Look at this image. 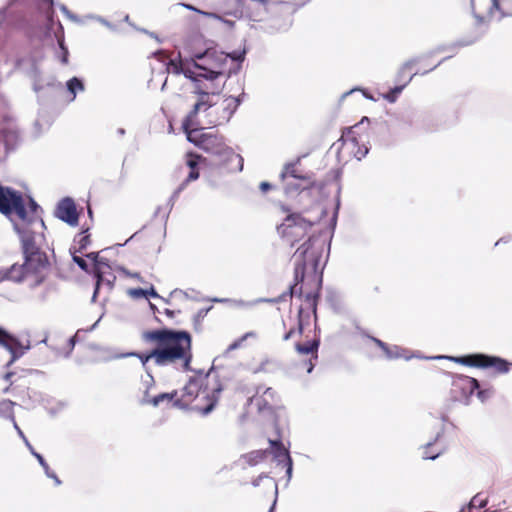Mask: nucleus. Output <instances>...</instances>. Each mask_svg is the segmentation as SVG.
Listing matches in <instances>:
<instances>
[{
    "mask_svg": "<svg viewBox=\"0 0 512 512\" xmlns=\"http://www.w3.org/2000/svg\"><path fill=\"white\" fill-rule=\"evenodd\" d=\"M143 336L147 341H156L158 347L147 354L131 352L123 356H136L140 359L147 373L149 386L154 383L153 376L147 367L150 359H154L158 366L174 365L178 370H190L192 359L191 335L187 331L159 329L145 332Z\"/></svg>",
    "mask_w": 512,
    "mask_h": 512,
    "instance_id": "obj_1",
    "label": "nucleus"
},
{
    "mask_svg": "<svg viewBox=\"0 0 512 512\" xmlns=\"http://www.w3.org/2000/svg\"><path fill=\"white\" fill-rule=\"evenodd\" d=\"M326 239L321 236H311L294 253L295 280L292 292L303 293L306 281L314 282L318 289L321 281L322 269L325 265Z\"/></svg>",
    "mask_w": 512,
    "mask_h": 512,
    "instance_id": "obj_2",
    "label": "nucleus"
},
{
    "mask_svg": "<svg viewBox=\"0 0 512 512\" xmlns=\"http://www.w3.org/2000/svg\"><path fill=\"white\" fill-rule=\"evenodd\" d=\"M193 66L195 69L200 70V72H196L189 66L181 68L182 74L194 83L193 93L199 95V99L194 104L193 109L182 122V127L188 135L197 125L196 116L198 112L202 109L207 110L215 104L211 99V95L216 94L212 87V81L221 75V72L207 69L196 62H193Z\"/></svg>",
    "mask_w": 512,
    "mask_h": 512,
    "instance_id": "obj_3",
    "label": "nucleus"
},
{
    "mask_svg": "<svg viewBox=\"0 0 512 512\" xmlns=\"http://www.w3.org/2000/svg\"><path fill=\"white\" fill-rule=\"evenodd\" d=\"M37 227L42 230L46 228L43 219L39 221L30 219L29 222L26 220L25 222L21 221V224H14V229L21 239L22 252L27 266L36 269L37 273H41L48 270L49 261L46 253L40 249L43 235L37 231Z\"/></svg>",
    "mask_w": 512,
    "mask_h": 512,
    "instance_id": "obj_4",
    "label": "nucleus"
},
{
    "mask_svg": "<svg viewBox=\"0 0 512 512\" xmlns=\"http://www.w3.org/2000/svg\"><path fill=\"white\" fill-rule=\"evenodd\" d=\"M430 359H447L461 365L476 367V368H492L498 374H506L509 372L510 363L505 359L497 356H490L486 354H471L461 357L455 356H431Z\"/></svg>",
    "mask_w": 512,
    "mask_h": 512,
    "instance_id": "obj_5",
    "label": "nucleus"
},
{
    "mask_svg": "<svg viewBox=\"0 0 512 512\" xmlns=\"http://www.w3.org/2000/svg\"><path fill=\"white\" fill-rule=\"evenodd\" d=\"M313 226V222L306 220L301 215L293 214L286 217L284 222L277 227L280 236L293 245L307 234Z\"/></svg>",
    "mask_w": 512,
    "mask_h": 512,
    "instance_id": "obj_6",
    "label": "nucleus"
},
{
    "mask_svg": "<svg viewBox=\"0 0 512 512\" xmlns=\"http://www.w3.org/2000/svg\"><path fill=\"white\" fill-rule=\"evenodd\" d=\"M0 212L5 215L15 213L22 222L27 219V210L22 195L12 188L2 185H0Z\"/></svg>",
    "mask_w": 512,
    "mask_h": 512,
    "instance_id": "obj_7",
    "label": "nucleus"
},
{
    "mask_svg": "<svg viewBox=\"0 0 512 512\" xmlns=\"http://www.w3.org/2000/svg\"><path fill=\"white\" fill-rule=\"evenodd\" d=\"M0 280H11L14 282H21L32 278L30 287L40 285L46 278V272L37 273L36 269L27 266L26 261L22 265L14 264L9 269L0 271Z\"/></svg>",
    "mask_w": 512,
    "mask_h": 512,
    "instance_id": "obj_8",
    "label": "nucleus"
},
{
    "mask_svg": "<svg viewBox=\"0 0 512 512\" xmlns=\"http://www.w3.org/2000/svg\"><path fill=\"white\" fill-rule=\"evenodd\" d=\"M18 126L14 119L4 117L0 123V162L5 160L9 151L19 143Z\"/></svg>",
    "mask_w": 512,
    "mask_h": 512,
    "instance_id": "obj_9",
    "label": "nucleus"
},
{
    "mask_svg": "<svg viewBox=\"0 0 512 512\" xmlns=\"http://www.w3.org/2000/svg\"><path fill=\"white\" fill-rule=\"evenodd\" d=\"M0 346L11 354V358L6 364L7 367L11 366L16 360L24 355L26 350L30 349L29 345L24 347L17 337L10 334L2 327H0Z\"/></svg>",
    "mask_w": 512,
    "mask_h": 512,
    "instance_id": "obj_10",
    "label": "nucleus"
},
{
    "mask_svg": "<svg viewBox=\"0 0 512 512\" xmlns=\"http://www.w3.org/2000/svg\"><path fill=\"white\" fill-rule=\"evenodd\" d=\"M276 402L277 395L272 388L258 387L256 394L249 399V405L255 406L259 413H270Z\"/></svg>",
    "mask_w": 512,
    "mask_h": 512,
    "instance_id": "obj_11",
    "label": "nucleus"
},
{
    "mask_svg": "<svg viewBox=\"0 0 512 512\" xmlns=\"http://www.w3.org/2000/svg\"><path fill=\"white\" fill-rule=\"evenodd\" d=\"M55 216L71 226H76L78 213L75 202L69 197L62 199L56 207Z\"/></svg>",
    "mask_w": 512,
    "mask_h": 512,
    "instance_id": "obj_12",
    "label": "nucleus"
},
{
    "mask_svg": "<svg viewBox=\"0 0 512 512\" xmlns=\"http://www.w3.org/2000/svg\"><path fill=\"white\" fill-rule=\"evenodd\" d=\"M270 453L273 455L274 460L280 465L284 464L286 467V475L288 479L292 477L293 462L289 455L288 449L284 447L279 440H269Z\"/></svg>",
    "mask_w": 512,
    "mask_h": 512,
    "instance_id": "obj_13",
    "label": "nucleus"
},
{
    "mask_svg": "<svg viewBox=\"0 0 512 512\" xmlns=\"http://www.w3.org/2000/svg\"><path fill=\"white\" fill-rule=\"evenodd\" d=\"M471 7L478 24L484 23L485 13L492 16L494 10H500L498 0H471Z\"/></svg>",
    "mask_w": 512,
    "mask_h": 512,
    "instance_id": "obj_14",
    "label": "nucleus"
},
{
    "mask_svg": "<svg viewBox=\"0 0 512 512\" xmlns=\"http://www.w3.org/2000/svg\"><path fill=\"white\" fill-rule=\"evenodd\" d=\"M418 63V59H411V60H408L407 62H405L400 71H399V75L400 76H404L405 74H409L408 75V78H407V81L404 85H401V86H396L394 87L390 92H388L387 94H385L383 97L389 101L390 103H393L396 101L398 95L402 92V90L404 89L405 85L410 82L412 80V78L418 74V71H413V68L414 66Z\"/></svg>",
    "mask_w": 512,
    "mask_h": 512,
    "instance_id": "obj_15",
    "label": "nucleus"
},
{
    "mask_svg": "<svg viewBox=\"0 0 512 512\" xmlns=\"http://www.w3.org/2000/svg\"><path fill=\"white\" fill-rule=\"evenodd\" d=\"M341 140L343 142V148L353 154L357 160H361L367 155L368 147L365 144L360 145L359 140L353 135L352 131H348L346 134L342 135Z\"/></svg>",
    "mask_w": 512,
    "mask_h": 512,
    "instance_id": "obj_16",
    "label": "nucleus"
},
{
    "mask_svg": "<svg viewBox=\"0 0 512 512\" xmlns=\"http://www.w3.org/2000/svg\"><path fill=\"white\" fill-rule=\"evenodd\" d=\"M460 385L463 389L468 390L470 394H473L474 391L477 390V397L481 402H485L489 399L493 391L491 389L479 390V382L477 379L469 376H460L459 377Z\"/></svg>",
    "mask_w": 512,
    "mask_h": 512,
    "instance_id": "obj_17",
    "label": "nucleus"
},
{
    "mask_svg": "<svg viewBox=\"0 0 512 512\" xmlns=\"http://www.w3.org/2000/svg\"><path fill=\"white\" fill-rule=\"evenodd\" d=\"M246 48L239 47L237 50L226 52V66H228V62H230L228 74H236L242 67V63L245 59Z\"/></svg>",
    "mask_w": 512,
    "mask_h": 512,
    "instance_id": "obj_18",
    "label": "nucleus"
},
{
    "mask_svg": "<svg viewBox=\"0 0 512 512\" xmlns=\"http://www.w3.org/2000/svg\"><path fill=\"white\" fill-rule=\"evenodd\" d=\"M177 395V391H173L171 393H161L157 396L150 397L149 396V386H147V389L144 392V395L141 399L142 404H151L154 407L160 406L164 402H171Z\"/></svg>",
    "mask_w": 512,
    "mask_h": 512,
    "instance_id": "obj_19",
    "label": "nucleus"
},
{
    "mask_svg": "<svg viewBox=\"0 0 512 512\" xmlns=\"http://www.w3.org/2000/svg\"><path fill=\"white\" fill-rule=\"evenodd\" d=\"M383 352L385 353V355L388 359L403 358L405 360H410L412 358H424V359L430 360L429 359L430 357H422L418 354H412L408 350L401 348L399 346H396V345H394V346L387 345L386 349H384Z\"/></svg>",
    "mask_w": 512,
    "mask_h": 512,
    "instance_id": "obj_20",
    "label": "nucleus"
},
{
    "mask_svg": "<svg viewBox=\"0 0 512 512\" xmlns=\"http://www.w3.org/2000/svg\"><path fill=\"white\" fill-rule=\"evenodd\" d=\"M105 269H110L108 260L105 258H99L98 263H95V265H94V277L96 279V285H95L94 293L92 296V302H95L96 297L99 292V289H100V286L102 285V280L104 279Z\"/></svg>",
    "mask_w": 512,
    "mask_h": 512,
    "instance_id": "obj_21",
    "label": "nucleus"
},
{
    "mask_svg": "<svg viewBox=\"0 0 512 512\" xmlns=\"http://www.w3.org/2000/svg\"><path fill=\"white\" fill-rule=\"evenodd\" d=\"M226 169L230 172H240L243 169V158L226 148Z\"/></svg>",
    "mask_w": 512,
    "mask_h": 512,
    "instance_id": "obj_22",
    "label": "nucleus"
},
{
    "mask_svg": "<svg viewBox=\"0 0 512 512\" xmlns=\"http://www.w3.org/2000/svg\"><path fill=\"white\" fill-rule=\"evenodd\" d=\"M202 382H203V379L201 377L200 378H191L189 380V382L183 388V391H184L183 396L188 397L189 400L196 398L199 395V393L201 392Z\"/></svg>",
    "mask_w": 512,
    "mask_h": 512,
    "instance_id": "obj_23",
    "label": "nucleus"
},
{
    "mask_svg": "<svg viewBox=\"0 0 512 512\" xmlns=\"http://www.w3.org/2000/svg\"><path fill=\"white\" fill-rule=\"evenodd\" d=\"M319 342L318 341H308L304 344H296V350L301 355H311L312 358H317V350H318Z\"/></svg>",
    "mask_w": 512,
    "mask_h": 512,
    "instance_id": "obj_24",
    "label": "nucleus"
},
{
    "mask_svg": "<svg viewBox=\"0 0 512 512\" xmlns=\"http://www.w3.org/2000/svg\"><path fill=\"white\" fill-rule=\"evenodd\" d=\"M487 504V497L483 493L475 495L467 508H463L460 512H474L477 509L483 508Z\"/></svg>",
    "mask_w": 512,
    "mask_h": 512,
    "instance_id": "obj_25",
    "label": "nucleus"
},
{
    "mask_svg": "<svg viewBox=\"0 0 512 512\" xmlns=\"http://www.w3.org/2000/svg\"><path fill=\"white\" fill-rule=\"evenodd\" d=\"M66 87L68 92L72 95L71 101L75 99L77 92H82L85 89L83 81L78 77H72L68 80Z\"/></svg>",
    "mask_w": 512,
    "mask_h": 512,
    "instance_id": "obj_26",
    "label": "nucleus"
},
{
    "mask_svg": "<svg viewBox=\"0 0 512 512\" xmlns=\"http://www.w3.org/2000/svg\"><path fill=\"white\" fill-rule=\"evenodd\" d=\"M442 452H443V447L436 446V442L435 443L429 442L423 448L422 457H423V459L434 460L439 455H441Z\"/></svg>",
    "mask_w": 512,
    "mask_h": 512,
    "instance_id": "obj_27",
    "label": "nucleus"
},
{
    "mask_svg": "<svg viewBox=\"0 0 512 512\" xmlns=\"http://www.w3.org/2000/svg\"><path fill=\"white\" fill-rule=\"evenodd\" d=\"M15 403L11 400L4 399L0 401V416L10 421H14L15 416L13 412V407Z\"/></svg>",
    "mask_w": 512,
    "mask_h": 512,
    "instance_id": "obj_28",
    "label": "nucleus"
},
{
    "mask_svg": "<svg viewBox=\"0 0 512 512\" xmlns=\"http://www.w3.org/2000/svg\"><path fill=\"white\" fill-rule=\"evenodd\" d=\"M267 454V450H255L246 454L244 458L249 465L254 466L262 462L267 457Z\"/></svg>",
    "mask_w": 512,
    "mask_h": 512,
    "instance_id": "obj_29",
    "label": "nucleus"
},
{
    "mask_svg": "<svg viewBox=\"0 0 512 512\" xmlns=\"http://www.w3.org/2000/svg\"><path fill=\"white\" fill-rule=\"evenodd\" d=\"M186 182H182L178 188L173 192V194L171 195V197L169 198L168 200V203H167V211L166 213L163 215V219L165 221H167L168 217H169V214L171 212V210L173 209L174 207V204L177 200V198L179 197L180 193L186 188Z\"/></svg>",
    "mask_w": 512,
    "mask_h": 512,
    "instance_id": "obj_30",
    "label": "nucleus"
},
{
    "mask_svg": "<svg viewBox=\"0 0 512 512\" xmlns=\"http://www.w3.org/2000/svg\"><path fill=\"white\" fill-rule=\"evenodd\" d=\"M299 163V159L295 163H287L284 166L283 171L280 174V178L284 181L288 176L295 179H304L303 176L299 175L296 171V165Z\"/></svg>",
    "mask_w": 512,
    "mask_h": 512,
    "instance_id": "obj_31",
    "label": "nucleus"
},
{
    "mask_svg": "<svg viewBox=\"0 0 512 512\" xmlns=\"http://www.w3.org/2000/svg\"><path fill=\"white\" fill-rule=\"evenodd\" d=\"M34 457L37 459V461L39 462V464L41 465V467L43 468L46 476L48 478H51L55 481V484L56 485H60L61 484V481L60 479L57 477V475L50 469L49 465L47 464V462L45 461V459L43 458V456L39 453H34Z\"/></svg>",
    "mask_w": 512,
    "mask_h": 512,
    "instance_id": "obj_32",
    "label": "nucleus"
},
{
    "mask_svg": "<svg viewBox=\"0 0 512 512\" xmlns=\"http://www.w3.org/2000/svg\"><path fill=\"white\" fill-rule=\"evenodd\" d=\"M249 338H253V339H256L257 338V333L254 332V331H250V332H247L245 333L243 336H241L240 338H238L237 340H235L233 343H231L228 348L226 349V351H232V350H235L237 348H240L243 344V342Z\"/></svg>",
    "mask_w": 512,
    "mask_h": 512,
    "instance_id": "obj_33",
    "label": "nucleus"
},
{
    "mask_svg": "<svg viewBox=\"0 0 512 512\" xmlns=\"http://www.w3.org/2000/svg\"><path fill=\"white\" fill-rule=\"evenodd\" d=\"M244 93L242 92L239 96L234 97H226V111L229 110V114L232 115L240 105L242 99L241 96H243Z\"/></svg>",
    "mask_w": 512,
    "mask_h": 512,
    "instance_id": "obj_34",
    "label": "nucleus"
},
{
    "mask_svg": "<svg viewBox=\"0 0 512 512\" xmlns=\"http://www.w3.org/2000/svg\"><path fill=\"white\" fill-rule=\"evenodd\" d=\"M250 3L247 4L249 8L256 9L258 14L265 12L267 10V5L269 0H249Z\"/></svg>",
    "mask_w": 512,
    "mask_h": 512,
    "instance_id": "obj_35",
    "label": "nucleus"
},
{
    "mask_svg": "<svg viewBox=\"0 0 512 512\" xmlns=\"http://www.w3.org/2000/svg\"><path fill=\"white\" fill-rule=\"evenodd\" d=\"M29 206L33 215L30 217L27 215V222H29L30 219H37V221H39L41 218L37 213L38 210H41V207L32 198L30 199Z\"/></svg>",
    "mask_w": 512,
    "mask_h": 512,
    "instance_id": "obj_36",
    "label": "nucleus"
},
{
    "mask_svg": "<svg viewBox=\"0 0 512 512\" xmlns=\"http://www.w3.org/2000/svg\"><path fill=\"white\" fill-rule=\"evenodd\" d=\"M116 277L111 272L104 271V279L102 280V285H106L109 290L113 288Z\"/></svg>",
    "mask_w": 512,
    "mask_h": 512,
    "instance_id": "obj_37",
    "label": "nucleus"
},
{
    "mask_svg": "<svg viewBox=\"0 0 512 512\" xmlns=\"http://www.w3.org/2000/svg\"><path fill=\"white\" fill-rule=\"evenodd\" d=\"M72 258H73L74 263H76L80 269H82L85 272L89 271L88 264L82 257L73 254Z\"/></svg>",
    "mask_w": 512,
    "mask_h": 512,
    "instance_id": "obj_38",
    "label": "nucleus"
},
{
    "mask_svg": "<svg viewBox=\"0 0 512 512\" xmlns=\"http://www.w3.org/2000/svg\"><path fill=\"white\" fill-rule=\"evenodd\" d=\"M58 43H59L60 49L62 50L61 62L63 64H67L68 63V49L65 47L63 39H59Z\"/></svg>",
    "mask_w": 512,
    "mask_h": 512,
    "instance_id": "obj_39",
    "label": "nucleus"
},
{
    "mask_svg": "<svg viewBox=\"0 0 512 512\" xmlns=\"http://www.w3.org/2000/svg\"><path fill=\"white\" fill-rule=\"evenodd\" d=\"M128 293L130 296H132L134 298H141V297L146 298V289L133 288V289H130Z\"/></svg>",
    "mask_w": 512,
    "mask_h": 512,
    "instance_id": "obj_40",
    "label": "nucleus"
},
{
    "mask_svg": "<svg viewBox=\"0 0 512 512\" xmlns=\"http://www.w3.org/2000/svg\"><path fill=\"white\" fill-rule=\"evenodd\" d=\"M226 306L228 307H239V306H247L251 305L252 303H245L243 301H237L234 299H227L225 300Z\"/></svg>",
    "mask_w": 512,
    "mask_h": 512,
    "instance_id": "obj_41",
    "label": "nucleus"
},
{
    "mask_svg": "<svg viewBox=\"0 0 512 512\" xmlns=\"http://www.w3.org/2000/svg\"><path fill=\"white\" fill-rule=\"evenodd\" d=\"M199 178V171L197 169L190 170L187 178L183 181L186 182V185H188L189 182L195 181Z\"/></svg>",
    "mask_w": 512,
    "mask_h": 512,
    "instance_id": "obj_42",
    "label": "nucleus"
},
{
    "mask_svg": "<svg viewBox=\"0 0 512 512\" xmlns=\"http://www.w3.org/2000/svg\"><path fill=\"white\" fill-rule=\"evenodd\" d=\"M42 2H44L48 5V8L46 10L47 17L52 18L53 14H54V9H53L54 1L53 0H42Z\"/></svg>",
    "mask_w": 512,
    "mask_h": 512,
    "instance_id": "obj_43",
    "label": "nucleus"
},
{
    "mask_svg": "<svg viewBox=\"0 0 512 512\" xmlns=\"http://www.w3.org/2000/svg\"><path fill=\"white\" fill-rule=\"evenodd\" d=\"M12 3L13 1H10V3L7 6L0 9V26H2V24L5 22L8 8Z\"/></svg>",
    "mask_w": 512,
    "mask_h": 512,
    "instance_id": "obj_44",
    "label": "nucleus"
},
{
    "mask_svg": "<svg viewBox=\"0 0 512 512\" xmlns=\"http://www.w3.org/2000/svg\"><path fill=\"white\" fill-rule=\"evenodd\" d=\"M60 10L64 13V15L67 18L76 22L78 21V18L74 14H72L65 5H60Z\"/></svg>",
    "mask_w": 512,
    "mask_h": 512,
    "instance_id": "obj_45",
    "label": "nucleus"
},
{
    "mask_svg": "<svg viewBox=\"0 0 512 512\" xmlns=\"http://www.w3.org/2000/svg\"><path fill=\"white\" fill-rule=\"evenodd\" d=\"M78 243H79L80 251L85 249L89 244V236H87V235L80 236Z\"/></svg>",
    "mask_w": 512,
    "mask_h": 512,
    "instance_id": "obj_46",
    "label": "nucleus"
},
{
    "mask_svg": "<svg viewBox=\"0 0 512 512\" xmlns=\"http://www.w3.org/2000/svg\"><path fill=\"white\" fill-rule=\"evenodd\" d=\"M215 403V400L210 401V403L207 406L201 409V413L203 415H208L214 409Z\"/></svg>",
    "mask_w": 512,
    "mask_h": 512,
    "instance_id": "obj_47",
    "label": "nucleus"
},
{
    "mask_svg": "<svg viewBox=\"0 0 512 512\" xmlns=\"http://www.w3.org/2000/svg\"><path fill=\"white\" fill-rule=\"evenodd\" d=\"M180 6L188 9V10H191V11H195V12H198V13H201V14H205V12L197 9L196 7H194L193 5L191 4H188V3H179ZM206 15H208V13H206Z\"/></svg>",
    "mask_w": 512,
    "mask_h": 512,
    "instance_id": "obj_48",
    "label": "nucleus"
},
{
    "mask_svg": "<svg viewBox=\"0 0 512 512\" xmlns=\"http://www.w3.org/2000/svg\"><path fill=\"white\" fill-rule=\"evenodd\" d=\"M148 296L153 298H161L153 286H151L150 289H146V298Z\"/></svg>",
    "mask_w": 512,
    "mask_h": 512,
    "instance_id": "obj_49",
    "label": "nucleus"
},
{
    "mask_svg": "<svg viewBox=\"0 0 512 512\" xmlns=\"http://www.w3.org/2000/svg\"><path fill=\"white\" fill-rule=\"evenodd\" d=\"M86 257L89 258L93 262L94 265H95V263H98V259L100 258L98 252L88 253L86 255Z\"/></svg>",
    "mask_w": 512,
    "mask_h": 512,
    "instance_id": "obj_50",
    "label": "nucleus"
},
{
    "mask_svg": "<svg viewBox=\"0 0 512 512\" xmlns=\"http://www.w3.org/2000/svg\"><path fill=\"white\" fill-rule=\"evenodd\" d=\"M11 422L13 423V427L17 431L18 435L21 437L22 440H24L26 438V436L24 435L21 428L18 426L16 420L14 419V421H11Z\"/></svg>",
    "mask_w": 512,
    "mask_h": 512,
    "instance_id": "obj_51",
    "label": "nucleus"
},
{
    "mask_svg": "<svg viewBox=\"0 0 512 512\" xmlns=\"http://www.w3.org/2000/svg\"><path fill=\"white\" fill-rule=\"evenodd\" d=\"M75 343H76V336L70 337L68 340V345L70 347V350L67 352L66 357H68L70 355V352L74 348Z\"/></svg>",
    "mask_w": 512,
    "mask_h": 512,
    "instance_id": "obj_52",
    "label": "nucleus"
},
{
    "mask_svg": "<svg viewBox=\"0 0 512 512\" xmlns=\"http://www.w3.org/2000/svg\"><path fill=\"white\" fill-rule=\"evenodd\" d=\"M371 340H372L373 342H375V344H376L379 348H381L382 350L386 349L387 344H386V343H384L383 341H381L380 339H377V338L371 337Z\"/></svg>",
    "mask_w": 512,
    "mask_h": 512,
    "instance_id": "obj_53",
    "label": "nucleus"
},
{
    "mask_svg": "<svg viewBox=\"0 0 512 512\" xmlns=\"http://www.w3.org/2000/svg\"><path fill=\"white\" fill-rule=\"evenodd\" d=\"M271 188V185L268 182H262L260 184V190L262 192H267Z\"/></svg>",
    "mask_w": 512,
    "mask_h": 512,
    "instance_id": "obj_54",
    "label": "nucleus"
},
{
    "mask_svg": "<svg viewBox=\"0 0 512 512\" xmlns=\"http://www.w3.org/2000/svg\"><path fill=\"white\" fill-rule=\"evenodd\" d=\"M23 441H24V443H25L26 447H27V448L29 449V451L31 452V454L34 456V453H37V452L34 450L33 446L30 444V442L28 441V439H27V438H25Z\"/></svg>",
    "mask_w": 512,
    "mask_h": 512,
    "instance_id": "obj_55",
    "label": "nucleus"
},
{
    "mask_svg": "<svg viewBox=\"0 0 512 512\" xmlns=\"http://www.w3.org/2000/svg\"><path fill=\"white\" fill-rule=\"evenodd\" d=\"M181 68H185V65H183L182 63H180V64H176V65L174 66V73H176V74H182Z\"/></svg>",
    "mask_w": 512,
    "mask_h": 512,
    "instance_id": "obj_56",
    "label": "nucleus"
},
{
    "mask_svg": "<svg viewBox=\"0 0 512 512\" xmlns=\"http://www.w3.org/2000/svg\"><path fill=\"white\" fill-rule=\"evenodd\" d=\"M305 297L307 298V300L313 302L315 300V298H316V293L308 292V293H306Z\"/></svg>",
    "mask_w": 512,
    "mask_h": 512,
    "instance_id": "obj_57",
    "label": "nucleus"
},
{
    "mask_svg": "<svg viewBox=\"0 0 512 512\" xmlns=\"http://www.w3.org/2000/svg\"><path fill=\"white\" fill-rule=\"evenodd\" d=\"M187 165L190 167V170H192V169H197V168H196L197 163H196V161H195V160H193V159L188 160Z\"/></svg>",
    "mask_w": 512,
    "mask_h": 512,
    "instance_id": "obj_58",
    "label": "nucleus"
},
{
    "mask_svg": "<svg viewBox=\"0 0 512 512\" xmlns=\"http://www.w3.org/2000/svg\"><path fill=\"white\" fill-rule=\"evenodd\" d=\"M314 368V364L312 363L311 359L309 360V363H308V367H307V372L308 373H311L312 370Z\"/></svg>",
    "mask_w": 512,
    "mask_h": 512,
    "instance_id": "obj_59",
    "label": "nucleus"
},
{
    "mask_svg": "<svg viewBox=\"0 0 512 512\" xmlns=\"http://www.w3.org/2000/svg\"><path fill=\"white\" fill-rule=\"evenodd\" d=\"M13 375H14V373L8 372L5 374L4 378H5V380L9 381Z\"/></svg>",
    "mask_w": 512,
    "mask_h": 512,
    "instance_id": "obj_60",
    "label": "nucleus"
},
{
    "mask_svg": "<svg viewBox=\"0 0 512 512\" xmlns=\"http://www.w3.org/2000/svg\"><path fill=\"white\" fill-rule=\"evenodd\" d=\"M117 134H118L119 136H123V135L125 134V129H123V128H119V129L117 130Z\"/></svg>",
    "mask_w": 512,
    "mask_h": 512,
    "instance_id": "obj_61",
    "label": "nucleus"
},
{
    "mask_svg": "<svg viewBox=\"0 0 512 512\" xmlns=\"http://www.w3.org/2000/svg\"><path fill=\"white\" fill-rule=\"evenodd\" d=\"M161 210H162V208H161V207H158V208L156 209L155 213H154V217H157L158 215H160Z\"/></svg>",
    "mask_w": 512,
    "mask_h": 512,
    "instance_id": "obj_62",
    "label": "nucleus"
},
{
    "mask_svg": "<svg viewBox=\"0 0 512 512\" xmlns=\"http://www.w3.org/2000/svg\"><path fill=\"white\" fill-rule=\"evenodd\" d=\"M292 335V331H289L287 334H285L284 336V340H288Z\"/></svg>",
    "mask_w": 512,
    "mask_h": 512,
    "instance_id": "obj_63",
    "label": "nucleus"
},
{
    "mask_svg": "<svg viewBox=\"0 0 512 512\" xmlns=\"http://www.w3.org/2000/svg\"><path fill=\"white\" fill-rule=\"evenodd\" d=\"M275 506H276V500H274V502H273L272 506H271V507H270V509H269V512H273V511H274V509H275Z\"/></svg>",
    "mask_w": 512,
    "mask_h": 512,
    "instance_id": "obj_64",
    "label": "nucleus"
}]
</instances>
